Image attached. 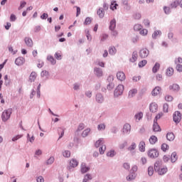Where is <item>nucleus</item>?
Segmentation results:
<instances>
[{
  "label": "nucleus",
  "instance_id": "nucleus-1",
  "mask_svg": "<svg viewBox=\"0 0 182 182\" xmlns=\"http://www.w3.org/2000/svg\"><path fill=\"white\" fill-rule=\"evenodd\" d=\"M12 114V109H8L4 110L1 114V119L3 122H8L11 119V115Z\"/></svg>",
  "mask_w": 182,
  "mask_h": 182
},
{
  "label": "nucleus",
  "instance_id": "nucleus-2",
  "mask_svg": "<svg viewBox=\"0 0 182 182\" xmlns=\"http://www.w3.org/2000/svg\"><path fill=\"white\" fill-rule=\"evenodd\" d=\"M123 92H124V85H119L114 92V95L117 97L118 96L123 95Z\"/></svg>",
  "mask_w": 182,
  "mask_h": 182
},
{
  "label": "nucleus",
  "instance_id": "nucleus-3",
  "mask_svg": "<svg viewBox=\"0 0 182 182\" xmlns=\"http://www.w3.org/2000/svg\"><path fill=\"white\" fill-rule=\"evenodd\" d=\"M173 119L175 123H180V122H181V113L178 111H176L173 113Z\"/></svg>",
  "mask_w": 182,
  "mask_h": 182
},
{
  "label": "nucleus",
  "instance_id": "nucleus-4",
  "mask_svg": "<svg viewBox=\"0 0 182 182\" xmlns=\"http://www.w3.org/2000/svg\"><path fill=\"white\" fill-rule=\"evenodd\" d=\"M149 157H151V159H156L159 157V151L155 149H150L148 152Z\"/></svg>",
  "mask_w": 182,
  "mask_h": 182
},
{
  "label": "nucleus",
  "instance_id": "nucleus-5",
  "mask_svg": "<svg viewBox=\"0 0 182 182\" xmlns=\"http://www.w3.org/2000/svg\"><path fill=\"white\" fill-rule=\"evenodd\" d=\"M114 80V78L113 77L112 75H109L108 77L107 78L108 82H111L107 86V88L108 89V90H112V89L114 87V83L112 82Z\"/></svg>",
  "mask_w": 182,
  "mask_h": 182
},
{
  "label": "nucleus",
  "instance_id": "nucleus-6",
  "mask_svg": "<svg viewBox=\"0 0 182 182\" xmlns=\"http://www.w3.org/2000/svg\"><path fill=\"white\" fill-rule=\"evenodd\" d=\"M131 131H132V126L129 124H125L122 129L124 134H129Z\"/></svg>",
  "mask_w": 182,
  "mask_h": 182
},
{
  "label": "nucleus",
  "instance_id": "nucleus-7",
  "mask_svg": "<svg viewBox=\"0 0 182 182\" xmlns=\"http://www.w3.org/2000/svg\"><path fill=\"white\" fill-rule=\"evenodd\" d=\"M117 79L121 82L126 80V74H124L122 71H119L117 73Z\"/></svg>",
  "mask_w": 182,
  "mask_h": 182
},
{
  "label": "nucleus",
  "instance_id": "nucleus-8",
  "mask_svg": "<svg viewBox=\"0 0 182 182\" xmlns=\"http://www.w3.org/2000/svg\"><path fill=\"white\" fill-rule=\"evenodd\" d=\"M159 109V105L156 102H152L150 104L149 110L152 113H156Z\"/></svg>",
  "mask_w": 182,
  "mask_h": 182
},
{
  "label": "nucleus",
  "instance_id": "nucleus-9",
  "mask_svg": "<svg viewBox=\"0 0 182 182\" xmlns=\"http://www.w3.org/2000/svg\"><path fill=\"white\" fill-rule=\"evenodd\" d=\"M139 56L142 58H147L149 56V50L147 48L141 49L139 52Z\"/></svg>",
  "mask_w": 182,
  "mask_h": 182
},
{
  "label": "nucleus",
  "instance_id": "nucleus-10",
  "mask_svg": "<svg viewBox=\"0 0 182 182\" xmlns=\"http://www.w3.org/2000/svg\"><path fill=\"white\" fill-rule=\"evenodd\" d=\"M77 166H79L77 160L73 159L70 161L69 168H75V167H77Z\"/></svg>",
  "mask_w": 182,
  "mask_h": 182
},
{
  "label": "nucleus",
  "instance_id": "nucleus-11",
  "mask_svg": "<svg viewBox=\"0 0 182 182\" xmlns=\"http://www.w3.org/2000/svg\"><path fill=\"white\" fill-rule=\"evenodd\" d=\"M24 41L26 45L28 46V48H32V46H33V41L28 37H26Z\"/></svg>",
  "mask_w": 182,
  "mask_h": 182
},
{
  "label": "nucleus",
  "instance_id": "nucleus-12",
  "mask_svg": "<svg viewBox=\"0 0 182 182\" xmlns=\"http://www.w3.org/2000/svg\"><path fill=\"white\" fill-rule=\"evenodd\" d=\"M169 90H171L172 92H178V90H180V85L173 84L172 85L169 86Z\"/></svg>",
  "mask_w": 182,
  "mask_h": 182
},
{
  "label": "nucleus",
  "instance_id": "nucleus-13",
  "mask_svg": "<svg viewBox=\"0 0 182 182\" xmlns=\"http://www.w3.org/2000/svg\"><path fill=\"white\" fill-rule=\"evenodd\" d=\"M160 92H161V87H156L151 92L152 96H157V95H160Z\"/></svg>",
  "mask_w": 182,
  "mask_h": 182
},
{
  "label": "nucleus",
  "instance_id": "nucleus-14",
  "mask_svg": "<svg viewBox=\"0 0 182 182\" xmlns=\"http://www.w3.org/2000/svg\"><path fill=\"white\" fill-rule=\"evenodd\" d=\"M153 130L154 132H161V129L157 122H156V119L154 120Z\"/></svg>",
  "mask_w": 182,
  "mask_h": 182
},
{
  "label": "nucleus",
  "instance_id": "nucleus-15",
  "mask_svg": "<svg viewBox=\"0 0 182 182\" xmlns=\"http://www.w3.org/2000/svg\"><path fill=\"white\" fill-rule=\"evenodd\" d=\"M139 149L142 153L146 151V143L144 141L139 142Z\"/></svg>",
  "mask_w": 182,
  "mask_h": 182
},
{
  "label": "nucleus",
  "instance_id": "nucleus-16",
  "mask_svg": "<svg viewBox=\"0 0 182 182\" xmlns=\"http://www.w3.org/2000/svg\"><path fill=\"white\" fill-rule=\"evenodd\" d=\"M25 62V59L22 57H19L16 59L15 63L17 65V66H21V65H23V63Z\"/></svg>",
  "mask_w": 182,
  "mask_h": 182
},
{
  "label": "nucleus",
  "instance_id": "nucleus-17",
  "mask_svg": "<svg viewBox=\"0 0 182 182\" xmlns=\"http://www.w3.org/2000/svg\"><path fill=\"white\" fill-rule=\"evenodd\" d=\"M36 77H38V74L33 71L29 76V82H32L34 80H36Z\"/></svg>",
  "mask_w": 182,
  "mask_h": 182
},
{
  "label": "nucleus",
  "instance_id": "nucleus-18",
  "mask_svg": "<svg viewBox=\"0 0 182 182\" xmlns=\"http://www.w3.org/2000/svg\"><path fill=\"white\" fill-rule=\"evenodd\" d=\"M134 119L136 122H140L143 119V112H139L136 113L134 116Z\"/></svg>",
  "mask_w": 182,
  "mask_h": 182
},
{
  "label": "nucleus",
  "instance_id": "nucleus-19",
  "mask_svg": "<svg viewBox=\"0 0 182 182\" xmlns=\"http://www.w3.org/2000/svg\"><path fill=\"white\" fill-rule=\"evenodd\" d=\"M158 140L159 139H157V136L152 135L149 138V143H150V144H156V143H157Z\"/></svg>",
  "mask_w": 182,
  "mask_h": 182
},
{
  "label": "nucleus",
  "instance_id": "nucleus-20",
  "mask_svg": "<svg viewBox=\"0 0 182 182\" xmlns=\"http://www.w3.org/2000/svg\"><path fill=\"white\" fill-rule=\"evenodd\" d=\"M137 58H138V54L137 52L134 51L132 53V58L129 59L130 62H132V63H134V62H136V60H137Z\"/></svg>",
  "mask_w": 182,
  "mask_h": 182
},
{
  "label": "nucleus",
  "instance_id": "nucleus-21",
  "mask_svg": "<svg viewBox=\"0 0 182 182\" xmlns=\"http://www.w3.org/2000/svg\"><path fill=\"white\" fill-rule=\"evenodd\" d=\"M174 75V68H168L166 70V75L167 76H173Z\"/></svg>",
  "mask_w": 182,
  "mask_h": 182
},
{
  "label": "nucleus",
  "instance_id": "nucleus-22",
  "mask_svg": "<svg viewBox=\"0 0 182 182\" xmlns=\"http://www.w3.org/2000/svg\"><path fill=\"white\" fill-rule=\"evenodd\" d=\"M175 136L174 134L169 132L166 134V139L167 140H168L169 141H173V140H174L175 139Z\"/></svg>",
  "mask_w": 182,
  "mask_h": 182
},
{
  "label": "nucleus",
  "instance_id": "nucleus-23",
  "mask_svg": "<svg viewBox=\"0 0 182 182\" xmlns=\"http://www.w3.org/2000/svg\"><path fill=\"white\" fill-rule=\"evenodd\" d=\"M116 28V20L113 19L109 23V29L110 31H114Z\"/></svg>",
  "mask_w": 182,
  "mask_h": 182
},
{
  "label": "nucleus",
  "instance_id": "nucleus-24",
  "mask_svg": "<svg viewBox=\"0 0 182 182\" xmlns=\"http://www.w3.org/2000/svg\"><path fill=\"white\" fill-rule=\"evenodd\" d=\"M167 171H168L167 168L164 167L159 169L158 173L159 174V176H164V174H166Z\"/></svg>",
  "mask_w": 182,
  "mask_h": 182
},
{
  "label": "nucleus",
  "instance_id": "nucleus-25",
  "mask_svg": "<svg viewBox=\"0 0 182 182\" xmlns=\"http://www.w3.org/2000/svg\"><path fill=\"white\" fill-rule=\"evenodd\" d=\"M89 171V167H86V165L85 164H81V173L82 174H85V173H87Z\"/></svg>",
  "mask_w": 182,
  "mask_h": 182
},
{
  "label": "nucleus",
  "instance_id": "nucleus-26",
  "mask_svg": "<svg viewBox=\"0 0 182 182\" xmlns=\"http://www.w3.org/2000/svg\"><path fill=\"white\" fill-rule=\"evenodd\" d=\"M160 69V63H156L152 68L153 73H157V71Z\"/></svg>",
  "mask_w": 182,
  "mask_h": 182
},
{
  "label": "nucleus",
  "instance_id": "nucleus-27",
  "mask_svg": "<svg viewBox=\"0 0 182 182\" xmlns=\"http://www.w3.org/2000/svg\"><path fill=\"white\" fill-rule=\"evenodd\" d=\"M137 94V89H132L129 92V97H134Z\"/></svg>",
  "mask_w": 182,
  "mask_h": 182
},
{
  "label": "nucleus",
  "instance_id": "nucleus-28",
  "mask_svg": "<svg viewBox=\"0 0 182 182\" xmlns=\"http://www.w3.org/2000/svg\"><path fill=\"white\" fill-rule=\"evenodd\" d=\"M136 147H137V145H136V143L132 142L127 149L128 151H133L134 150H136Z\"/></svg>",
  "mask_w": 182,
  "mask_h": 182
},
{
  "label": "nucleus",
  "instance_id": "nucleus-29",
  "mask_svg": "<svg viewBox=\"0 0 182 182\" xmlns=\"http://www.w3.org/2000/svg\"><path fill=\"white\" fill-rule=\"evenodd\" d=\"M95 75L100 77V76H103V71L100 68H95Z\"/></svg>",
  "mask_w": 182,
  "mask_h": 182
},
{
  "label": "nucleus",
  "instance_id": "nucleus-30",
  "mask_svg": "<svg viewBox=\"0 0 182 182\" xmlns=\"http://www.w3.org/2000/svg\"><path fill=\"white\" fill-rule=\"evenodd\" d=\"M96 100L98 103H103V96L102 94H97L96 95Z\"/></svg>",
  "mask_w": 182,
  "mask_h": 182
},
{
  "label": "nucleus",
  "instance_id": "nucleus-31",
  "mask_svg": "<svg viewBox=\"0 0 182 182\" xmlns=\"http://www.w3.org/2000/svg\"><path fill=\"white\" fill-rule=\"evenodd\" d=\"M161 166V162L159 161H157L154 164V170L155 171H159L160 167Z\"/></svg>",
  "mask_w": 182,
  "mask_h": 182
},
{
  "label": "nucleus",
  "instance_id": "nucleus-32",
  "mask_svg": "<svg viewBox=\"0 0 182 182\" xmlns=\"http://www.w3.org/2000/svg\"><path fill=\"white\" fill-rule=\"evenodd\" d=\"M105 143V139H103V138L100 139L98 141H97L95 142V146L97 147H100V146H102V144H103Z\"/></svg>",
  "mask_w": 182,
  "mask_h": 182
},
{
  "label": "nucleus",
  "instance_id": "nucleus-33",
  "mask_svg": "<svg viewBox=\"0 0 182 182\" xmlns=\"http://www.w3.org/2000/svg\"><path fill=\"white\" fill-rule=\"evenodd\" d=\"M177 154H176L175 152L172 153L171 156V160L172 161V163H176V161H177Z\"/></svg>",
  "mask_w": 182,
  "mask_h": 182
},
{
  "label": "nucleus",
  "instance_id": "nucleus-34",
  "mask_svg": "<svg viewBox=\"0 0 182 182\" xmlns=\"http://www.w3.org/2000/svg\"><path fill=\"white\" fill-rule=\"evenodd\" d=\"M97 14L100 16V18H103L105 16V11L103 10V9H98Z\"/></svg>",
  "mask_w": 182,
  "mask_h": 182
},
{
  "label": "nucleus",
  "instance_id": "nucleus-35",
  "mask_svg": "<svg viewBox=\"0 0 182 182\" xmlns=\"http://www.w3.org/2000/svg\"><path fill=\"white\" fill-rule=\"evenodd\" d=\"M179 5V1L178 0H175L173 1L171 4H170V7L171 8H177V6H178Z\"/></svg>",
  "mask_w": 182,
  "mask_h": 182
},
{
  "label": "nucleus",
  "instance_id": "nucleus-36",
  "mask_svg": "<svg viewBox=\"0 0 182 182\" xmlns=\"http://www.w3.org/2000/svg\"><path fill=\"white\" fill-rule=\"evenodd\" d=\"M141 29H143V26H141V24H135L134 26V30L136 32H139V31H141Z\"/></svg>",
  "mask_w": 182,
  "mask_h": 182
},
{
  "label": "nucleus",
  "instance_id": "nucleus-37",
  "mask_svg": "<svg viewBox=\"0 0 182 182\" xmlns=\"http://www.w3.org/2000/svg\"><path fill=\"white\" fill-rule=\"evenodd\" d=\"M134 178H136V174L133 173L131 172V174H129L127 177V180L128 181H132V180H134Z\"/></svg>",
  "mask_w": 182,
  "mask_h": 182
},
{
  "label": "nucleus",
  "instance_id": "nucleus-38",
  "mask_svg": "<svg viewBox=\"0 0 182 182\" xmlns=\"http://www.w3.org/2000/svg\"><path fill=\"white\" fill-rule=\"evenodd\" d=\"M48 60L52 63V65H55L56 63V60L52 55H48L47 58Z\"/></svg>",
  "mask_w": 182,
  "mask_h": 182
},
{
  "label": "nucleus",
  "instance_id": "nucleus-39",
  "mask_svg": "<svg viewBox=\"0 0 182 182\" xmlns=\"http://www.w3.org/2000/svg\"><path fill=\"white\" fill-rule=\"evenodd\" d=\"M89 133H90V129L87 128L82 132V137H87V136H88Z\"/></svg>",
  "mask_w": 182,
  "mask_h": 182
},
{
  "label": "nucleus",
  "instance_id": "nucleus-40",
  "mask_svg": "<svg viewBox=\"0 0 182 182\" xmlns=\"http://www.w3.org/2000/svg\"><path fill=\"white\" fill-rule=\"evenodd\" d=\"M63 157H66L67 159H69L70 157V151L65 150L63 152Z\"/></svg>",
  "mask_w": 182,
  "mask_h": 182
},
{
  "label": "nucleus",
  "instance_id": "nucleus-41",
  "mask_svg": "<svg viewBox=\"0 0 182 182\" xmlns=\"http://www.w3.org/2000/svg\"><path fill=\"white\" fill-rule=\"evenodd\" d=\"M148 174L149 176H153V174H154V168L153 166H149L148 168Z\"/></svg>",
  "mask_w": 182,
  "mask_h": 182
},
{
  "label": "nucleus",
  "instance_id": "nucleus-42",
  "mask_svg": "<svg viewBox=\"0 0 182 182\" xmlns=\"http://www.w3.org/2000/svg\"><path fill=\"white\" fill-rule=\"evenodd\" d=\"M163 112L164 113H168V104H167V103L164 104Z\"/></svg>",
  "mask_w": 182,
  "mask_h": 182
},
{
  "label": "nucleus",
  "instance_id": "nucleus-43",
  "mask_svg": "<svg viewBox=\"0 0 182 182\" xmlns=\"http://www.w3.org/2000/svg\"><path fill=\"white\" fill-rule=\"evenodd\" d=\"M146 65H147V60H143L139 63V68H143V67L146 66Z\"/></svg>",
  "mask_w": 182,
  "mask_h": 182
},
{
  "label": "nucleus",
  "instance_id": "nucleus-44",
  "mask_svg": "<svg viewBox=\"0 0 182 182\" xmlns=\"http://www.w3.org/2000/svg\"><path fill=\"white\" fill-rule=\"evenodd\" d=\"M159 35H161V31H154V33L152 34V38H154V39H156L157 38V36H159Z\"/></svg>",
  "mask_w": 182,
  "mask_h": 182
},
{
  "label": "nucleus",
  "instance_id": "nucleus-45",
  "mask_svg": "<svg viewBox=\"0 0 182 182\" xmlns=\"http://www.w3.org/2000/svg\"><path fill=\"white\" fill-rule=\"evenodd\" d=\"M117 6H119V5H117L116 1H114L113 3L111 4L110 9L112 11H114V9H117Z\"/></svg>",
  "mask_w": 182,
  "mask_h": 182
},
{
  "label": "nucleus",
  "instance_id": "nucleus-46",
  "mask_svg": "<svg viewBox=\"0 0 182 182\" xmlns=\"http://www.w3.org/2000/svg\"><path fill=\"white\" fill-rule=\"evenodd\" d=\"M139 33L142 36H146L147 35V33H149V31H147V29H146V28H144L140 31Z\"/></svg>",
  "mask_w": 182,
  "mask_h": 182
},
{
  "label": "nucleus",
  "instance_id": "nucleus-47",
  "mask_svg": "<svg viewBox=\"0 0 182 182\" xmlns=\"http://www.w3.org/2000/svg\"><path fill=\"white\" fill-rule=\"evenodd\" d=\"M115 155L116 152L113 150L108 151L107 154V157H114Z\"/></svg>",
  "mask_w": 182,
  "mask_h": 182
},
{
  "label": "nucleus",
  "instance_id": "nucleus-48",
  "mask_svg": "<svg viewBox=\"0 0 182 182\" xmlns=\"http://www.w3.org/2000/svg\"><path fill=\"white\" fill-rule=\"evenodd\" d=\"M90 23H92V18L87 17L85 20L84 25H90Z\"/></svg>",
  "mask_w": 182,
  "mask_h": 182
},
{
  "label": "nucleus",
  "instance_id": "nucleus-49",
  "mask_svg": "<svg viewBox=\"0 0 182 182\" xmlns=\"http://www.w3.org/2000/svg\"><path fill=\"white\" fill-rule=\"evenodd\" d=\"M97 129L100 131L105 130L106 129V124H98Z\"/></svg>",
  "mask_w": 182,
  "mask_h": 182
},
{
  "label": "nucleus",
  "instance_id": "nucleus-50",
  "mask_svg": "<svg viewBox=\"0 0 182 182\" xmlns=\"http://www.w3.org/2000/svg\"><path fill=\"white\" fill-rule=\"evenodd\" d=\"M55 58L58 60H60V59H62V53H60H60L59 52L55 53Z\"/></svg>",
  "mask_w": 182,
  "mask_h": 182
},
{
  "label": "nucleus",
  "instance_id": "nucleus-51",
  "mask_svg": "<svg viewBox=\"0 0 182 182\" xmlns=\"http://www.w3.org/2000/svg\"><path fill=\"white\" fill-rule=\"evenodd\" d=\"M86 37L87 38V41H92V36L90 35V33H89V30H85Z\"/></svg>",
  "mask_w": 182,
  "mask_h": 182
},
{
  "label": "nucleus",
  "instance_id": "nucleus-52",
  "mask_svg": "<svg viewBox=\"0 0 182 182\" xmlns=\"http://www.w3.org/2000/svg\"><path fill=\"white\" fill-rule=\"evenodd\" d=\"M137 170H139L137 165H134L131 168V173L134 174V173H136Z\"/></svg>",
  "mask_w": 182,
  "mask_h": 182
},
{
  "label": "nucleus",
  "instance_id": "nucleus-53",
  "mask_svg": "<svg viewBox=\"0 0 182 182\" xmlns=\"http://www.w3.org/2000/svg\"><path fill=\"white\" fill-rule=\"evenodd\" d=\"M41 75L42 77H48V76H49V73L46 70H43Z\"/></svg>",
  "mask_w": 182,
  "mask_h": 182
},
{
  "label": "nucleus",
  "instance_id": "nucleus-54",
  "mask_svg": "<svg viewBox=\"0 0 182 182\" xmlns=\"http://www.w3.org/2000/svg\"><path fill=\"white\" fill-rule=\"evenodd\" d=\"M173 96H171V95H167L165 96L166 102H173Z\"/></svg>",
  "mask_w": 182,
  "mask_h": 182
},
{
  "label": "nucleus",
  "instance_id": "nucleus-55",
  "mask_svg": "<svg viewBox=\"0 0 182 182\" xmlns=\"http://www.w3.org/2000/svg\"><path fill=\"white\" fill-rule=\"evenodd\" d=\"M169 149V146L167 145V144H162L161 145V150L164 151H167V150Z\"/></svg>",
  "mask_w": 182,
  "mask_h": 182
},
{
  "label": "nucleus",
  "instance_id": "nucleus-56",
  "mask_svg": "<svg viewBox=\"0 0 182 182\" xmlns=\"http://www.w3.org/2000/svg\"><path fill=\"white\" fill-rule=\"evenodd\" d=\"M25 6H26V1H21L20 6L18 7V11H21V9L25 8Z\"/></svg>",
  "mask_w": 182,
  "mask_h": 182
},
{
  "label": "nucleus",
  "instance_id": "nucleus-57",
  "mask_svg": "<svg viewBox=\"0 0 182 182\" xmlns=\"http://www.w3.org/2000/svg\"><path fill=\"white\" fill-rule=\"evenodd\" d=\"M105 151H106V145H102L100 148V154H105Z\"/></svg>",
  "mask_w": 182,
  "mask_h": 182
},
{
  "label": "nucleus",
  "instance_id": "nucleus-58",
  "mask_svg": "<svg viewBox=\"0 0 182 182\" xmlns=\"http://www.w3.org/2000/svg\"><path fill=\"white\" fill-rule=\"evenodd\" d=\"M109 55H114L116 53V48L111 47L109 50Z\"/></svg>",
  "mask_w": 182,
  "mask_h": 182
},
{
  "label": "nucleus",
  "instance_id": "nucleus-59",
  "mask_svg": "<svg viewBox=\"0 0 182 182\" xmlns=\"http://www.w3.org/2000/svg\"><path fill=\"white\" fill-rule=\"evenodd\" d=\"M144 25L146 28H150V21H149V19L144 20Z\"/></svg>",
  "mask_w": 182,
  "mask_h": 182
},
{
  "label": "nucleus",
  "instance_id": "nucleus-60",
  "mask_svg": "<svg viewBox=\"0 0 182 182\" xmlns=\"http://www.w3.org/2000/svg\"><path fill=\"white\" fill-rule=\"evenodd\" d=\"M127 141H124L119 144V149L121 150H123V149H124V147H127Z\"/></svg>",
  "mask_w": 182,
  "mask_h": 182
},
{
  "label": "nucleus",
  "instance_id": "nucleus-61",
  "mask_svg": "<svg viewBox=\"0 0 182 182\" xmlns=\"http://www.w3.org/2000/svg\"><path fill=\"white\" fill-rule=\"evenodd\" d=\"M180 63H182V58L181 57H178V58H176L175 64L180 65Z\"/></svg>",
  "mask_w": 182,
  "mask_h": 182
},
{
  "label": "nucleus",
  "instance_id": "nucleus-62",
  "mask_svg": "<svg viewBox=\"0 0 182 182\" xmlns=\"http://www.w3.org/2000/svg\"><path fill=\"white\" fill-rule=\"evenodd\" d=\"M55 161V158L51 156L49 159L47 161V164H53V163Z\"/></svg>",
  "mask_w": 182,
  "mask_h": 182
},
{
  "label": "nucleus",
  "instance_id": "nucleus-63",
  "mask_svg": "<svg viewBox=\"0 0 182 182\" xmlns=\"http://www.w3.org/2000/svg\"><path fill=\"white\" fill-rule=\"evenodd\" d=\"M141 77H140V75H135L133 77L132 80L133 82H139V80H140Z\"/></svg>",
  "mask_w": 182,
  "mask_h": 182
},
{
  "label": "nucleus",
  "instance_id": "nucleus-64",
  "mask_svg": "<svg viewBox=\"0 0 182 182\" xmlns=\"http://www.w3.org/2000/svg\"><path fill=\"white\" fill-rule=\"evenodd\" d=\"M176 70L178 72H182V65L181 64H176Z\"/></svg>",
  "mask_w": 182,
  "mask_h": 182
}]
</instances>
